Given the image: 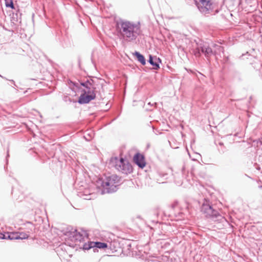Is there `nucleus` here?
I'll list each match as a JSON object with an SVG mask.
<instances>
[{
	"mask_svg": "<svg viewBox=\"0 0 262 262\" xmlns=\"http://www.w3.org/2000/svg\"><path fill=\"white\" fill-rule=\"evenodd\" d=\"M116 27L120 37L126 41L135 40L142 33L140 21L120 19L117 21Z\"/></svg>",
	"mask_w": 262,
	"mask_h": 262,
	"instance_id": "obj_1",
	"label": "nucleus"
},
{
	"mask_svg": "<svg viewBox=\"0 0 262 262\" xmlns=\"http://www.w3.org/2000/svg\"><path fill=\"white\" fill-rule=\"evenodd\" d=\"M120 178L116 174L105 176L98 178L96 182V186L102 194L116 192L120 185Z\"/></svg>",
	"mask_w": 262,
	"mask_h": 262,
	"instance_id": "obj_2",
	"label": "nucleus"
},
{
	"mask_svg": "<svg viewBox=\"0 0 262 262\" xmlns=\"http://www.w3.org/2000/svg\"><path fill=\"white\" fill-rule=\"evenodd\" d=\"M79 83L84 89L81 90L82 94L77 102L80 104H88L96 98V88L95 81L92 79H89L84 81H80Z\"/></svg>",
	"mask_w": 262,
	"mask_h": 262,
	"instance_id": "obj_3",
	"label": "nucleus"
},
{
	"mask_svg": "<svg viewBox=\"0 0 262 262\" xmlns=\"http://www.w3.org/2000/svg\"><path fill=\"white\" fill-rule=\"evenodd\" d=\"M109 166L114 167L117 170L125 174L130 173L133 171L131 164L127 160L122 158H112L109 162Z\"/></svg>",
	"mask_w": 262,
	"mask_h": 262,
	"instance_id": "obj_4",
	"label": "nucleus"
},
{
	"mask_svg": "<svg viewBox=\"0 0 262 262\" xmlns=\"http://www.w3.org/2000/svg\"><path fill=\"white\" fill-rule=\"evenodd\" d=\"M194 54L196 57H201L203 54L207 61L210 62V58L216 55V51H213L211 47L206 43L200 44L195 48Z\"/></svg>",
	"mask_w": 262,
	"mask_h": 262,
	"instance_id": "obj_5",
	"label": "nucleus"
},
{
	"mask_svg": "<svg viewBox=\"0 0 262 262\" xmlns=\"http://www.w3.org/2000/svg\"><path fill=\"white\" fill-rule=\"evenodd\" d=\"M201 211L205 214L206 217L211 218L213 220L215 219L219 220L218 217H222L218 211L213 208L209 201L205 199L201 205Z\"/></svg>",
	"mask_w": 262,
	"mask_h": 262,
	"instance_id": "obj_6",
	"label": "nucleus"
},
{
	"mask_svg": "<svg viewBox=\"0 0 262 262\" xmlns=\"http://www.w3.org/2000/svg\"><path fill=\"white\" fill-rule=\"evenodd\" d=\"M198 9L202 13H208L211 9L212 4L209 0H194Z\"/></svg>",
	"mask_w": 262,
	"mask_h": 262,
	"instance_id": "obj_7",
	"label": "nucleus"
},
{
	"mask_svg": "<svg viewBox=\"0 0 262 262\" xmlns=\"http://www.w3.org/2000/svg\"><path fill=\"white\" fill-rule=\"evenodd\" d=\"M135 163L141 168H143L146 165L145 157L140 152L136 153L134 156Z\"/></svg>",
	"mask_w": 262,
	"mask_h": 262,
	"instance_id": "obj_8",
	"label": "nucleus"
},
{
	"mask_svg": "<svg viewBox=\"0 0 262 262\" xmlns=\"http://www.w3.org/2000/svg\"><path fill=\"white\" fill-rule=\"evenodd\" d=\"M147 61L153 67L154 70H158L160 69L159 64L161 63L162 60L160 58L156 56H153L150 54L149 55V59Z\"/></svg>",
	"mask_w": 262,
	"mask_h": 262,
	"instance_id": "obj_9",
	"label": "nucleus"
},
{
	"mask_svg": "<svg viewBox=\"0 0 262 262\" xmlns=\"http://www.w3.org/2000/svg\"><path fill=\"white\" fill-rule=\"evenodd\" d=\"M29 237V235L26 233L21 232H10V235L8 236V238L10 240L14 239H27Z\"/></svg>",
	"mask_w": 262,
	"mask_h": 262,
	"instance_id": "obj_10",
	"label": "nucleus"
},
{
	"mask_svg": "<svg viewBox=\"0 0 262 262\" xmlns=\"http://www.w3.org/2000/svg\"><path fill=\"white\" fill-rule=\"evenodd\" d=\"M10 16L12 23L15 24L16 22L21 23V13L19 10H17L16 12H12V14H10Z\"/></svg>",
	"mask_w": 262,
	"mask_h": 262,
	"instance_id": "obj_11",
	"label": "nucleus"
},
{
	"mask_svg": "<svg viewBox=\"0 0 262 262\" xmlns=\"http://www.w3.org/2000/svg\"><path fill=\"white\" fill-rule=\"evenodd\" d=\"M133 55L136 57L137 60L142 64L145 65L146 59L145 57L138 51H135L133 53Z\"/></svg>",
	"mask_w": 262,
	"mask_h": 262,
	"instance_id": "obj_12",
	"label": "nucleus"
},
{
	"mask_svg": "<svg viewBox=\"0 0 262 262\" xmlns=\"http://www.w3.org/2000/svg\"><path fill=\"white\" fill-rule=\"evenodd\" d=\"M71 235L76 241L81 242L84 238L83 235L78 232L76 229H75L74 231L71 232Z\"/></svg>",
	"mask_w": 262,
	"mask_h": 262,
	"instance_id": "obj_13",
	"label": "nucleus"
},
{
	"mask_svg": "<svg viewBox=\"0 0 262 262\" xmlns=\"http://www.w3.org/2000/svg\"><path fill=\"white\" fill-rule=\"evenodd\" d=\"M94 249L96 250L97 248L104 249L107 248V244L104 242H94Z\"/></svg>",
	"mask_w": 262,
	"mask_h": 262,
	"instance_id": "obj_14",
	"label": "nucleus"
},
{
	"mask_svg": "<svg viewBox=\"0 0 262 262\" xmlns=\"http://www.w3.org/2000/svg\"><path fill=\"white\" fill-rule=\"evenodd\" d=\"M94 242H89L88 243H84L82 247V249L84 250H88L92 248H94ZM94 251L95 249H94Z\"/></svg>",
	"mask_w": 262,
	"mask_h": 262,
	"instance_id": "obj_15",
	"label": "nucleus"
},
{
	"mask_svg": "<svg viewBox=\"0 0 262 262\" xmlns=\"http://www.w3.org/2000/svg\"><path fill=\"white\" fill-rule=\"evenodd\" d=\"M5 2L6 7L10 8L12 9H15L13 0H5Z\"/></svg>",
	"mask_w": 262,
	"mask_h": 262,
	"instance_id": "obj_16",
	"label": "nucleus"
},
{
	"mask_svg": "<svg viewBox=\"0 0 262 262\" xmlns=\"http://www.w3.org/2000/svg\"><path fill=\"white\" fill-rule=\"evenodd\" d=\"M214 47L215 48L214 51H216V54L218 52L224 53V49L223 47L215 44L214 45Z\"/></svg>",
	"mask_w": 262,
	"mask_h": 262,
	"instance_id": "obj_17",
	"label": "nucleus"
},
{
	"mask_svg": "<svg viewBox=\"0 0 262 262\" xmlns=\"http://www.w3.org/2000/svg\"><path fill=\"white\" fill-rule=\"evenodd\" d=\"M10 232L9 233V232H7V233H2V232H0V239H9V238H8V236L9 235H10Z\"/></svg>",
	"mask_w": 262,
	"mask_h": 262,
	"instance_id": "obj_18",
	"label": "nucleus"
},
{
	"mask_svg": "<svg viewBox=\"0 0 262 262\" xmlns=\"http://www.w3.org/2000/svg\"><path fill=\"white\" fill-rule=\"evenodd\" d=\"M147 105H149V106H154L155 107H157V102H154V103H151L150 102H148Z\"/></svg>",
	"mask_w": 262,
	"mask_h": 262,
	"instance_id": "obj_19",
	"label": "nucleus"
},
{
	"mask_svg": "<svg viewBox=\"0 0 262 262\" xmlns=\"http://www.w3.org/2000/svg\"><path fill=\"white\" fill-rule=\"evenodd\" d=\"M178 204V202L177 201H175L172 205V208L174 209Z\"/></svg>",
	"mask_w": 262,
	"mask_h": 262,
	"instance_id": "obj_20",
	"label": "nucleus"
},
{
	"mask_svg": "<svg viewBox=\"0 0 262 262\" xmlns=\"http://www.w3.org/2000/svg\"><path fill=\"white\" fill-rule=\"evenodd\" d=\"M10 81L11 82V83L14 84L15 86H16L15 82L13 80H10Z\"/></svg>",
	"mask_w": 262,
	"mask_h": 262,
	"instance_id": "obj_21",
	"label": "nucleus"
},
{
	"mask_svg": "<svg viewBox=\"0 0 262 262\" xmlns=\"http://www.w3.org/2000/svg\"><path fill=\"white\" fill-rule=\"evenodd\" d=\"M9 156V155L8 154V152L7 153V157H6V161H7V163L8 162V160H7V158Z\"/></svg>",
	"mask_w": 262,
	"mask_h": 262,
	"instance_id": "obj_22",
	"label": "nucleus"
},
{
	"mask_svg": "<svg viewBox=\"0 0 262 262\" xmlns=\"http://www.w3.org/2000/svg\"><path fill=\"white\" fill-rule=\"evenodd\" d=\"M0 77H1L2 78H4V79H5L6 80H8L6 77H3V76H2L1 75H0Z\"/></svg>",
	"mask_w": 262,
	"mask_h": 262,
	"instance_id": "obj_23",
	"label": "nucleus"
},
{
	"mask_svg": "<svg viewBox=\"0 0 262 262\" xmlns=\"http://www.w3.org/2000/svg\"><path fill=\"white\" fill-rule=\"evenodd\" d=\"M259 188L262 189V185L258 186Z\"/></svg>",
	"mask_w": 262,
	"mask_h": 262,
	"instance_id": "obj_24",
	"label": "nucleus"
},
{
	"mask_svg": "<svg viewBox=\"0 0 262 262\" xmlns=\"http://www.w3.org/2000/svg\"><path fill=\"white\" fill-rule=\"evenodd\" d=\"M147 111H151V109H150V108H146Z\"/></svg>",
	"mask_w": 262,
	"mask_h": 262,
	"instance_id": "obj_25",
	"label": "nucleus"
},
{
	"mask_svg": "<svg viewBox=\"0 0 262 262\" xmlns=\"http://www.w3.org/2000/svg\"><path fill=\"white\" fill-rule=\"evenodd\" d=\"M223 144V143H221H221H220V145H222Z\"/></svg>",
	"mask_w": 262,
	"mask_h": 262,
	"instance_id": "obj_26",
	"label": "nucleus"
},
{
	"mask_svg": "<svg viewBox=\"0 0 262 262\" xmlns=\"http://www.w3.org/2000/svg\"><path fill=\"white\" fill-rule=\"evenodd\" d=\"M184 170V167H183L182 168V171H183Z\"/></svg>",
	"mask_w": 262,
	"mask_h": 262,
	"instance_id": "obj_27",
	"label": "nucleus"
},
{
	"mask_svg": "<svg viewBox=\"0 0 262 262\" xmlns=\"http://www.w3.org/2000/svg\"><path fill=\"white\" fill-rule=\"evenodd\" d=\"M92 62H93V64L94 63L93 59H92Z\"/></svg>",
	"mask_w": 262,
	"mask_h": 262,
	"instance_id": "obj_28",
	"label": "nucleus"
},
{
	"mask_svg": "<svg viewBox=\"0 0 262 262\" xmlns=\"http://www.w3.org/2000/svg\"><path fill=\"white\" fill-rule=\"evenodd\" d=\"M116 120V118H114L112 121H113L114 120Z\"/></svg>",
	"mask_w": 262,
	"mask_h": 262,
	"instance_id": "obj_29",
	"label": "nucleus"
}]
</instances>
